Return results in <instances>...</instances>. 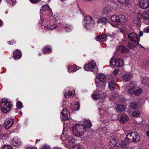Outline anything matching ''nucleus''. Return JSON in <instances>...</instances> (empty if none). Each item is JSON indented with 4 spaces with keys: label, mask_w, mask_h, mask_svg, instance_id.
Listing matches in <instances>:
<instances>
[{
    "label": "nucleus",
    "mask_w": 149,
    "mask_h": 149,
    "mask_svg": "<svg viewBox=\"0 0 149 149\" xmlns=\"http://www.w3.org/2000/svg\"><path fill=\"white\" fill-rule=\"evenodd\" d=\"M12 106V102L9 101L7 99H3L1 103V111L6 113L10 111Z\"/></svg>",
    "instance_id": "2"
},
{
    "label": "nucleus",
    "mask_w": 149,
    "mask_h": 149,
    "mask_svg": "<svg viewBox=\"0 0 149 149\" xmlns=\"http://www.w3.org/2000/svg\"><path fill=\"white\" fill-rule=\"evenodd\" d=\"M119 15H114L112 16L111 19L112 21L119 24Z\"/></svg>",
    "instance_id": "22"
},
{
    "label": "nucleus",
    "mask_w": 149,
    "mask_h": 149,
    "mask_svg": "<svg viewBox=\"0 0 149 149\" xmlns=\"http://www.w3.org/2000/svg\"><path fill=\"white\" fill-rule=\"evenodd\" d=\"M98 78L100 81L103 83L106 80L104 74H100L98 76Z\"/></svg>",
    "instance_id": "27"
},
{
    "label": "nucleus",
    "mask_w": 149,
    "mask_h": 149,
    "mask_svg": "<svg viewBox=\"0 0 149 149\" xmlns=\"http://www.w3.org/2000/svg\"><path fill=\"white\" fill-rule=\"evenodd\" d=\"M40 141V140H38V139H36V143H37L39 141Z\"/></svg>",
    "instance_id": "62"
},
{
    "label": "nucleus",
    "mask_w": 149,
    "mask_h": 149,
    "mask_svg": "<svg viewBox=\"0 0 149 149\" xmlns=\"http://www.w3.org/2000/svg\"><path fill=\"white\" fill-rule=\"evenodd\" d=\"M117 49L119 52L121 53H126L129 51L127 47L123 45L117 46Z\"/></svg>",
    "instance_id": "12"
},
{
    "label": "nucleus",
    "mask_w": 149,
    "mask_h": 149,
    "mask_svg": "<svg viewBox=\"0 0 149 149\" xmlns=\"http://www.w3.org/2000/svg\"><path fill=\"white\" fill-rule=\"evenodd\" d=\"M116 109L118 111L122 112L125 110V108L123 105L117 104L116 106Z\"/></svg>",
    "instance_id": "21"
},
{
    "label": "nucleus",
    "mask_w": 149,
    "mask_h": 149,
    "mask_svg": "<svg viewBox=\"0 0 149 149\" xmlns=\"http://www.w3.org/2000/svg\"><path fill=\"white\" fill-rule=\"evenodd\" d=\"M51 50V49L48 46H46L42 49L43 54L49 53Z\"/></svg>",
    "instance_id": "30"
},
{
    "label": "nucleus",
    "mask_w": 149,
    "mask_h": 149,
    "mask_svg": "<svg viewBox=\"0 0 149 149\" xmlns=\"http://www.w3.org/2000/svg\"><path fill=\"white\" fill-rule=\"evenodd\" d=\"M118 96V94L116 93H112L111 95V100H113L116 98Z\"/></svg>",
    "instance_id": "44"
},
{
    "label": "nucleus",
    "mask_w": 149,
    "mask_h": 149,
    "mask_svg": "<svg viewBox=\"0 0 149 149\" xmlns=\"http://www.w3.org/2000/svg\"><path fill=\"white\" fill-rule=\"evenodd\" d=\"M138 45H139V44H136L135 43H134V44L130 43L128 44L127 47V48H129L130 49H133L134 48Z\"/></svg>",
    "instance_id": "31"
},
{
    "label": "nucleus",
    "mask_w": 149,
    "mask_h": 149,
    "mask_svg": "<svg viewBox=\"0 0 149 149\" xmlns=\"http://www.w3.org/2000/svg\"><path fill=\"white\" fill-rule=\"evenodd\" d=\"M117 119L121 123L123 124L128 120V116L125 114L120 115L118 116Z\"/></svg>",
    "instance_id": "10"
},
{
    "label": "nucleus",
    "mask_w": 149,
    "mask_h": 149,
    "mask_svg": "<svg viewBox=\"0 0 149 149\" xmlns=\"http://www.w3.org/2000/svg\"><path fill=\"white\" fill-rule=\"evenodd\" d=\"M122 78L125 81H129L131 78V75L129 74H124L123 75Z\"/></svg>",
    "instance_id": "28"
},
{
    "label": "nucleus",
    "mask_w": 149,
    "mask_h": 149,
    "mask_svg": "<svg viewBox=\"0 0 149 149\" xmlns=\"http://www.w3.org/2000/svg\"><path fill=\"white\" fill-rule=\"evenodd\" d=\"M96 85L97 86H100L101 85V84L99 82H97L96 83Z\"/></svg>",
    "instance_id": "57"
},
{
    "label": "nucleus",
    "mask_w": 149,
    "mask_h": 149,
    "mask_svg": "<svg viewBox=\"0 0 149 149\" xmlns=\"http://www.w3.org/2000/svg\"><path fill=\"white\" fill-rule=\"evenodd\" d=\"M61 119L62 120H68L70 118V112L66 109H64L61 112Z\"/></svg>",
    "instance_id": "7"
},
{
    "label": "nucleus",
    "mask_w": 149,
    "mask_h": 149,
    "mask_svg": "<svg viewBox=\"0 0 149 149\" xmlns=\"http://www.w3.org/2000/svg\"><path fill=\"white\" fill-rule=\"evenodd\" d=\"M53 149H61V148L58 147H55Z\"/></svg>",
    "instance_id": "59"
},
{
    "label": "nucleus",
    "mask_w": 149,
    "mask_h": 149,
    "mask_svg": "<svg viewBox=\"0 0 149 149\" xmlns=\"http://www.w3.org/2000/svg\"><path fill=\"white\" fill-rule=\"evenodd\" d=\"M29 1L32 3H37L40 2L41 0H29Z\"/></svg>",
    "instance_id": "46"
},
{
    "label": "nucleus",
    "mask_w": 149,
    "mask_h": 149,
    "mask_svg": "<svg viewBox=\"0 0 149 149\" xmlns=\"http://www.w3.org/2000/svg\"><path fill=\"white\" fill-rule=\"evenodd\" d=\"M101 21L103 23H105L106 22V19L105 18H103L101 19Z\"/></svg>",
    "instance_id": "54"
},
{
    "label": "nucleus",
    "mask_w": 149,
    "mask_h": 149,
    "mask_svg": "<svg viewBox=\"0 0 149 149\" xmlns=\"http://www.w3.org/2000/svg\"><path fill=\"white\" fill-rule=\"evenodd\" d=\"M15 42L13 40H11L8 42V43L10 45H13L14 43H15Z\"/></svg>",
    "instance_id": "50"
},
{
    "label": "nucleus",
    "mask_w": 149,
    "mask_h": 149,
    "mask_svg": "<svg viewBox=\"0 0 149 149\" xmlns=\"http://www.w3.org/2000/svg\"><path fill=\"white\" fill-rule=\"evenodd\" d=\"M139 45L141 46V47H143V48H144V47H143L142 46H141V45L139 44Z\"/></svg>",
    "instance_id": "63"
},
{
    "label": "nucleus",
    "mask_w": 149,
    "mask_h": 149,
    "mask_svg": "<svg viewBox=\"0 0 149 149\" xmlns=\"http://www.w3.org/2000/svg\"><path fill=\"white\" fill-rule=\"evenodd\" d=\"M72 106H73V109L74 111H77L79 109V105L78 102H77L75 103H72Z\"/></svg>",
    "instance_id": "29"
},
{
    "label": "nucleus",
    "mask_w": 149,
    "mask_h": 149,
    "mask_svg": "<svg viewBox=\"0 0 149 149\" xmlns=\"http://www.w3.org/2000/svg\"><path fill=\"white\" fill-rule=\"evenodd\" d=\"M71 149H80V148L78 146H75L72 147Z\"/></svg>",
    "instance_id": "51"
},
{
    "label": "nucleus",
    "mask_w": 149,
    "mask_h": 149,
    "mask_svg": "<svg viewBox=\"0 0 149 149\" xmlns=\"http://www.w3.org/2000/svg\"><path fill=\"white\" fill-rule=\"evenodd\" d=\"M129 142V141H127L125 138V140L119 143L120 146L122 148H124L126 146Z\"/></svg>",
    "instance_id": "26"
},
{
    "label": "nucleus",
    "mask_w": 149,
    "mask_h": 149,
    "mask_svg": "<svg viewBox=\"0 0 149 149\" xmlns=\"http://www.w3.org/2000/svg\"><path fill=\"white\" fill-rule=\"evenodd\" d=\"M72 27L70 25L67 24L65 26V29L67 32H70L72 31Z\"/></svg>",
    "instance_id": "32"
},
{
    "label": "nucleus",
    "mask_w": 149,
    "mask_h": 149,
    "mask_svg": "<svg viewBox=\"0 0 149 149\" xmlns=\"http://www.w3.org/2000/svg\"><path fill=\"white\" fill-rule=\"evenodd\" d=\"M118 2L121 3H124L126 2V0H117Z\"/></svg>",
    "instance_id": "53"
},
{
    "label": "nucleus",
    "mask_w": 149,
    "mask_h": 149,
    "mask_svg": "<svg viewBox=\"0 0 149 149\" xmlns=\"http://www.w3.org/2000/svg\"><path fill=\"white\" fill-rule=\"evenodd\" d=\"M135 91V87L134 86L129 88L128 90V92L131 95H133L134 94Z\"/></svg>",
    "instance_id": "34"
},
{
    "label": "nucleus",
    "mask_w": 149,
    "mask_h": 149,
    "mask_svg": "<svg viewBox=\"0 0 149 149\" xmlns=\"http://www.w3.org/2000/svg\"><path fill=\"white\" fill-rule=\"evenodd\" d=\"M1 149H12L11 146L8 145H3L1 147Z\"/></svg>",
    "instance_id": "41"
},
{
    "label": "nucleus",
    "mask_w": 149,
    "mask_h": 149,
    "mask_svg": "<svg viewBox=\"0 0 149 149\" xmlns=\"http://www.w3.org/2000/svg\"><path fill=\"white\" fill-rule=\"evenodd\" d=\"M86 130V125L82 124H76L73 129V133L75 136H83Z\"/></svg>",
    "instance_id": "1"
},
{
    "label": "nucleus",
    "mask_w": 149,
    "mask_h": 149,
    "mask_svg": "<svg viewBox=\"0 0 149 149\" xmlns=\"http://www.w3.org/2000/svg\"><path fill=\"white\" fill-rule=\"evenodd\" d=\"M50 12L51 11V9L48 5H44L40 9V11Z\"/></svg>",
    "instance_id": "20"
},
{
    "label": "nucleus",
    "mask_w": 149,
    "mask_h": 149,
    "mask_svg": "<svg viewBox=\"0 0 149 149\" xmlns=\"http://www.w3.org/2000/svg\"><path fill=\"white\" fill-rule=\"evenodd\" d=\"M85 124L86 125V126L88 127H90L91 126V123L89 120H87L85 122Z\"/></svg>",
    "instance_id": "43"
},
{
    "label": "nucleus",
    "mask_w": 149,
    "mask_h": 149,
    "mask_svg": "<svg viewBox=\"0 0 149 149\" xmlns=\"http://www.w3.org/2000/svg\"><path fill=\"white\" fill-rule=\"evenodd\" d=\"M56 27V24H53V25H52L51 26H48V25H46L44 26L43 28L46 31H47V29H51V30H53L55 29Z\"/></svg>",
    "instance_id": "25"
},
{
    "label": "nucleus",
    "mask_w": 149,
    "mask_h": 149,
    "mask_svg": "<svg viewBox=\"0 0 149 149\" xmlns=\"http://www.w3.org/2000/svg\"><path fill=\"white\" fill-rule=\"evenodd\" d=\"M8 4L9 5H12L16 2L15 0H6Z\"/></svg>",
    "instance_id": "39"
},
{
    "label": "nucleus",
    "mask_w": 149,
    "mask_h": 149,
    "mask_svg": "<svg viewBox=\"0 0 149 149\" xmlns=\"http://www.w3.org/2000/svg\"><path fill=\"white\" fill-rule=\"evenodd\" d=\"M22 103L20 101L18 102L16 104L17 107L19 109H21L22 108Z\"/></svg>",
    "instance_id": "40"
},
{
    "label": "nucleus",
    "mask_w": 149,
    "mask_h": 149,
    "mask_svg": "<svg viewBox=\"0 0 149 149\" xmlns=\"http://www.w3.org/2000/svg\"><path fill=\"white\" fill-rule=\"evenodd\" d=\"M107 37V36L106 34L98 35L97 37L96 40L99 41H105Z\"/></svg>",
    "instance_id": "18"
},
{
    "label": "nucleus",
    "mask_w": 149,
    "mask_h": 149,
    "mask_svg": "<svg viewBox=\"0 0 149 149\" xmlns=\"http://www.w3.org/2000/svg\"><path fill=\"white\" fill-rule=\"evenodd\" d=\"M142 18L144 19V22L146 24H149V10H146L143 13Z\"/></svg>",
    "instance_id": "11"
},
{
    "label": "nucleus",
    "mask_w": 149,
    "mask_h": 149,
    "mask_svg": "<svg viewBox=\"0 0 149 149\" xmlns=\"http://www.w3.org/2000/svg\"><path fill=\"white\" fill-rule=\"evenodd\" d=\"M126 139L129 142H137L140 139V136L136 132H132L128 134L126 136Z\"/></svg>",
    "instance_id": "3"
},
{
    "label": "nucleus",
    "mask_w": 149,
    "mask_h": 149,
    "mask_svg": "<svg viewBox=\"0 0 149 149\" xmlns=\"http://www.w3.org/2000/svg\"><path fill=\"white\" fill-rule=\"evenodd\" d=\"M147 136L149 137V130L147 132Z\"/></svg>",
    "instance_id": "60"
},
{
    "label": "nucleus",
    "mask_w": 149,
    "mask_h": 149,
    "mask_svg": "<svg viewBox=\"0 0 149 149\" xmlns=\"http://www.w3.org/2000/svg\"><path fill=\"white\" fill-rule=\"evenodd\" d=\"M21 52L19 49H17L15 52H13V57L15 59H19L21 57Z\"/></svg>",
    "instance_id": "13"
},
{
    "label": "nucleus",
    "mask_w": 149,
    "mask_h": 149,
    "mask_svg": "<svg viewBox=\"0 0 149 149\" xmlns=\"http://www.w3.org/2000/svg\"><path fill=\"white\" fill-rule=\"evenodd\" d=\"M125 5L129 8H131L132 7V5L130 3L126 2L125 3Z\"/></svg>",
    "instance_id": "52"
},
{
    "label": "nucleus",
    "mask_w": 149,
    "mask_h": 149,
    "mask_svg": "<svg viewBox=\"0 0 149 149\" xmlns=\"http://www.w3.org/2000/svg\"><path fill=\"white\" fill-rule=\"evenodd\" d=\"M84 27L87 29H91L93 26L94 23L92 18L90 16H87L84 18Z\"/></svg>",
    "instance_id": "5"
},
{
    "label": "nucleus",
    "mask_w": 149,
    "mask_h": 149,
    "mask_svg": "<svg viewBox=\"0 0 149 149\" xmlns=\"http://www.w3.org/2000/svg\"><path fill=\"white\" fill-rule=\"evenodd\" d=\"M111 11V8L110 6L105 7L102 10L103 13L106 15L109 14Z\"/></svg>",
    "instance_id": "24"
},
{
    "label": "nucleus",
    "mask_w": 149,
    "mask_h": 149,
    "mask_svg": "<svg viewBox=\"0 0 149 149\" xmlns=\"http://www.w3.org/2000/svg\"><path fill=\"white\" fill-rule=\"evenodd\" d=\"M117 141L115 137L111 136L110 138L109 145L111 148H113L116 145Z\"/></svg>",
    "instance_id": "14"
},
{
    "label": "nucleus",
    "mask_w": 149,
    "mask_h": 149,
    "mask_svg": "<svg viewBox=\"0 0 149 149\" xmlns=\"http://www.w3.org/2000/svg\"><path fill=\"white\" fill-rule=\"evenodd\" d=\"M128 37L131 41L136 44H139V39L135 33H130L128 36Z\"/></svg>",
    "instance_id": "8"
},
{
    "label": "nucleus",
    "mask_w": 149,
    "mask_h": 149,
    "mask_svg": "<svg viewBox=\"0 0 149 149\" xmlns=\"http://www.w3.org/2000/svg\"><path fill=\"white\" fill-rule=\"evenodd\" d=\"M115 86V82L114 81H111L109 83V86L110 89H113Z\"/></svg>",
    "instance_id": "33"
},
{
    "label": "nucleus",
    "mask_w": 149,
    "mask_h": 149,
    "mask_svg": "<svg viewBox=\"0 0 149 149\" xmlns=\"http://www.w3.org/2000/svg\"><path fill=\"white\" fill-rule=\"evenodd\" d=\"M13 123V120L12 119H7L5 121V125L6 129H9Z\"/></svg>",
    "instance_id": "15"
},
{
    "label": "nucleus",
    "mask_w": 149,
    "mask_h": 149,
    "mask_svg": "<svg viewBox=\"0 0 149 149\" xmlns=\"http://www.w3.org/2000/svg\"><path fill=\"white\" fill-rule=\"evenodd\" d=\"M110 63L111 67L117 68L121 67L123 65V61L120 58H113L110 61Z\"/></svg>",
    "instance_id": "6"
},
{
    "label": "nucleus",
    "mask_w": 149,
    "mask_h": 149,
    "mask_svg": "<svg viewBox=\"0 0 149 149\" xmlns=\"http://www.w3.org/2000/svg\"><path fill=\"white\" fill-rule=\"evenodd\" d=\"M119 72V71L118 70H115L113 72V73L114 74H116Z\"/></svg>",
    "instance_id": "55"
},
{
    "label": "nucleus",
    "mask_w": 149,
    "mask_h": 149,
    "mask_svg": "<svg viewBox=\"0 0 149 149\" xmlns=\"http://www.w3.org/2000/svg\"><path fill=\"white\" fill-rule=\"evenodd\" d=\"M69 142L70 143H74L75 141V140L74 139H72L71 137H69Z\"/></svg>",
    "instance_id": "49"
},
{
    "label": "nucleus",
    "mask_w": 149,
    "mask_h": 149,
    "mask_svg": "<svg viewBox=\"0 0 149 149\" xmlns=\"http://www.w3.org/2000/svg\"><path fill=\"white\" fill-rule=\"evenodd\" d=\"M142 18V14L141 13H139L137 15L136 17L134 20V24H138L141 22V19Z\"/></svg>",
    "instance_id": "17"
},
{
    "label": "nucleus",
    "mask_w": 149,
    "mask_h": 149,
    "mask_svg": "<svg viewBox=\"0 0 149 149\" xmlns=\"http://www.w3.org/2000/svg\"><path fill=\"white\" fill-rule=\"evenodd\" d=\"M141 81L143 83H145L146 82L145 80L144 81L143 79L142 80H141Z\"/></svg>",
    "instance_id": "61"
},
{
    "label": "nucleus",
    "mask_w": 149,
    "mask_h": 149,
    "mask_svg": "<svg viewBox=\"0 0 149 149\" xmlns=\"http://www.w3.org/2000/svg\"><path fill=\"white\" fill-rule=\"evenodd\" d=\"M72 68H73L72 71L73 72H76L79 69V68L75 65H73Z\"/></svg>",
    "instance_id": "42"
},
{
    "label": "nucleus",
    "mask_w": 149,
    "mask_h": 149,
    "mask_svg": "<svg viewBox=\"0 0 149 149\" xmlns=\"http://www.w3.org/2000/svg\"><path fill=\"white\" fill-rule=\"evenodd\" d=\"M139 4L141 9H146L149 7V0H138Z\"/></svg>",
    "instance_id": "9"
},
{
    "label": "nucleus",
    "mask_w": 149,
    "mask_h": 149,
    "mask_svg": "<svg viewBox=\"0 0 149 149\" xmlns=\"http://www.w3.org/2000/svg\"><path fill=\"white\" fill-rule=\"evenodd\" d=\"M119 24H124L127 22V18L125 15H119Z\"/></svg>",
    "instance_id": "16"
},
{
    "label": "nucleus",
    "mask_w": 149,
    "mask_h": 149,
    "mask_svg": "<svg viewBox=\"0 0 149 149\" xmlns=\"http://www.w3.org/2000/svg\"><path fill=\"white\" fill-rule=\"evenodd\" d=\"M143 31L145 33H149V26H148L144 28L143 29Z\"/></svg>",
    "instance_id": "47"
},
{
    "label": "nucleus",
    "mask_w": 149,
    "mask_h": 149,
    "mask_svg": "<svg viewBox=\"0 0 149 149\" xmlns=\"http://www.w3.org/2000/svg\"><path fill=\"white\" fill-rule=\"evenodd\" d=\"M41 53H39V56H41Z\"/></svg>",
    "instance_id": "64"
},
{
    "label": "nucleus",
    "mask_w": 149,
    "mask_h": 149,
    "mask_svg": "<svg viewBox=\"0 0 149 149\" xmlns=\"http://www.w3.org/2000/svg\"><path fill=\"white\" fill-rule=\"evenodd\" d=\"M84 69L85 70L91 71L94 73H97L98 71V68L95 62L93 60L89 61L88 64H85L84 66Z\"/></svg>",
    "instance_id": "4"
},
{
    "label": "nucleus",
    "mask_w": 149,
    "mask_h": 149,
    "mask_svg": "<svg viewBox=\"0 0 149 149\" xmlns=\"http://www.w3.org/2000/svg\"><path fill=\"white\" fill-rule=\"evenodd\" d=\"M130 107L132 109H135L136 108L137 104L136 103L134 102H132L130 103Z\"/></svg>",
    "instance_id": "38"
},
{
    "label": "nucleus",
    "mask_w": 149,
    "mask_h": 149,
    "mask_svg": "<svg viewBox=\"0 0 149 149\" xmlns=\"http://www.w3.org/2000/svg\"><path fill=\"white\" fill-rule=\"evenodd\" d=\"M72 66L69 65L68 66V72L69 73H71V72H73L72 71L73 68H72Z\"/></svg>",
    "instance_id": "45"
},
{
    "label": "nucleus",
    "mask_w": 149,
    "mask_h": 149,
    "mask_svg": "<svg viewBox=\"0 0 149 149\" xmlns=\"http://www.w3.org/2000/svg\"><path fill=\"white\" fill-rule=\"evenodd\" d=\"M142 91V90L141 88H139L138 89H136L135 88V91H134V94L136 95H140Z\"/></svg>",
    "instance_id": "35"
},
{
    "label": "nucleus",
    "mask_w": 149,
    "mask_h": 149,
    "mask_svg": "<svg viewBox=\"0 0 149 149\" xmlns=\"http://www.w3.org/2000/svg\"><path fill=\"white\" fill-rule=\"evenodd\" d=\"M75 94L74 91H69L68 93H65L64 94V96L66 98H69L74 96Z\"/></svg>",
    "instance_id": "19"
},
{
    "label": "nucleus",
    "mask_w": 149,
    "mask_h": 149,
    "mask_svg": "<svg viewBox=\"0 0 149 149\" xmlns=\"http://www.w3.org/2000/svg\"><path fill=\"white\" fill-rule=\"evenodd\" d=\"M140 114L139 111H136L132 113V115L134 117H137L139 116Z\"/></svg>",
    "instance_id": "37"
},
{
    "label": "nucleus",
    "mask_w": 149,
    "mask_h": 149,
    "mask_svg": "<svg viewBox=\"0 0 149 149\" xmlns=\"http://www.w3.org/2000/svg\"><path fill=\"white\" fill-rule=\"evenodd\" d=\"M92 97L94 99L96 100L99 99L100 97V95L97 93L92 94Z\"/></svg>",
    "instance_id": "36"
},
{
    "label": "nucleus",
    "mask_w": 149,
    "mask_h": 149,
    "mask_svg": "<svg viewBox=\"0 0 149 149\" xmlns=\"http://www.w3.org/2000/svg\"><path fill=\"white\" fill-rule=\"evenodd\" d=\"M143 33L142 31H140L139 33V36L141 37L143 35Z\"/></svg>",
    "instance_id": "56"
},
{
    "label": "nucleus",
    "mask_w": 149,
    "mask_h": 149,
    "mask_svg": "<svg viewBox=\"0 0 149 149\" xmlns=\"http://www.w3.org/2000/svg\"><path fill=\"white\" fill-rule=\"evenodd\" d=\"M42 149H51L50 147L47 145H44L42 147Z\"/></svg>",
    "instance_id": "48"
},
{
    "label": "nucleus",
    "mask_w": 149,
    "mask_h": 149,
    "mask_svg": "<svg viewBox=\"0 0 149 149\" xmlns=\"http://www.w3.org/2000/svg\"><path fill=\"white\" fill-rule=\"evenodd\" d=\"M19 141V140L17 139V137H15L11 140V144L15 146L18 145L20 144Z\"/></svg>",
    "instance_id": "23"
},
{
    "label": "nucleus",
    "mask_w": 149,
    "mask_h": 149,
    "mask_svg": "<svg viewBox=\"0 0 149 149\" xmlns=\"http://www.w3.org/2000/svg\"><path fill=\"white\" fill-rule=\"evenodd\" d=\"M2 24V21L0 19V26H1Z\"/></svg>",
    "instance_id": "58"
}]
</instances>
